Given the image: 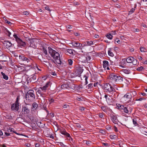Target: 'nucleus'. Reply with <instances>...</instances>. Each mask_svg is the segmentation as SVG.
Here are the masks:
<instances>
[{
  "label": "nucleus",
  "mask_w": 147,
  "mask_h": 147,
  "mask_svg": "<svg viewBox=\"0 0 147 147\" xmlns=\"http://www.w3.org/2000/svg\"><path fill=\"white\" fill-rule=\"evenodd\" d=\"M48 49L49 53L54 59L51 60L52 62L55 64L61 63V59L59 53L50 47H49Z\"/></svg>",
  "instance_id": "1"
},
{
  "label": "nucleus",
  "mask_w": 147,
  "mask_h": 147,
  "mask_svg": "<svg viewBox=\"0 0 147 147\" xmlns=\"http://www.w3.org/2000/svg\"><path fill=\"white\" fill-rule=\"evenodd\" d=\"M109 78L112 82H113L116 84L121 83L123 81L122 77L114 73H111L110 74Z\"/></svg>",
  "instance_id": "2"
},
{
  "label": "nucleus",
  "mask_w": 147,
  "mask_h": 147,
  "mask_svg": "<svg viewBox=\"0 0 147 147\" xmlns=\"http://www.w3.org/2000/svg\"><path fill=\"white\" fill-rule=\"evenodd\" d=\"M26 100H33L35 99V96L34 94V91L32 90H29L26 95Z\"/></svg>",
  "instance_id": "3"
},
{
  "label": "nucleus",
  "mask_w": 147,
  "mask_h": 147,
  "mask_svg": "<svg viewBox=\"0 0 147 147\" xmlns=\"http://www.w3.org/2000/svg\"><path fill=\"white\" fill-rule=\"evenodd\" d=\"M102 88L104 90H107L109 92H114L115 91V89L111 85L108 83L103 84L102 85Z\"/></svg>",
  "instance_id": "4"
},
{
  "label": "nucleus",
  "mask_w": 147,
  "mask_h": 147,
  "mask_svg": "<svg viewBox=\"0 0 147 147\" xmlns=\"http://www.w3.org/2000/svg\"><path fill=\"white\" fill-rule=\"evenodd\" d=\"M83 69L81 68L77 69L74 71L73 73L71 74V76L72 78H74L76 77H80L81 74L83 71Z\"/></svg>",
  "instance_id": "5"
},
{
  "label": "nucleus",
  "mask_w": 147,
  "mask_h": 147,
  "mask_svg": "<svg viewBox=\"0 0 147 147\" xmlns=\"http://www.w3.org/2000/svg\"><path fill=\"white\" fill-rule=\"evenodd\" d=\"M124 97H126L127 99V103H129L130 105H132L135 103L134 99H132V96L129 93L125 95Z\"/></svg>",
  "instance_id": "6"
},
{
  "label": "nucleus",
  "mask_w": 147,
  "mask_h": 147,
  "mask_svg": "<svg viewBox=\"0 0 147 147\" xmlns=\"http://www.w3.org/2000/svg\"><path fill=\"white\" fill-rule=\"evenodd\" d=\"M18 43V46L19 47H24L26 45V43L23 41L20 38H18L17 40V41Z\"/></svg>",
  "instance_id": "7"
},
{
  "label": "nucleus",
  "mask_w": 147,
  "mask_h": 147,
  "mask_svg": "<svg viewBox=\"0 0 147 147\" xmlns=\"http://www.w3.org/2000/svg\"><path fill=\"white\" fill-rule=\"evenodd\" d=\"M19 103L15 102L11 105V109L12 110L18 111L19 110Z\"/></svg>",
  "instance_id": "8"
},
{
  "label": "nucleus",
  "mask_w": 147,
  "mask_h": 147,
  "mask_svg": "<svg viewBox=\"0 0 147 147\" xmlns=\"http://www.w3.org/2000/svg\"><path fill=\"white\" fill-rule=\"evenodd\" d=\"M28 40L30 41V46L31 47H33V48H35L36 47V46L35 45V42H36V41L37 40L35 38H28Z\"/></svg>",
  "instance_id": "9"
},
{
  "label": "nucleus",
  "mask_w": 147,
  "mask_h": 147,
  "mask_svg": "<svg viewBox=\"0 0 147 147\" xmlns=\"http://www.w3.org/2000/svg\"><path fill=\"white\" fill-rule=\"evenodd\" d=\"M110 118L112 122L115 124L117 123L118 120L116 116L112 114L110 115Z\"/></svg>",
  "instance_id": "10"
},
{
  "label": "nucleus",
  "mask_w": 147,
  "mask_h": 147,
  "mask_svg": "<svg viewBox=\"0 0 147 147\" xmlns=\"http://www.w3.org/2000/svg\"><path fill=\"white\" fill-rule=\"evenodd\" d=\"M60 132L66 137H69L70 136L69 134L66 131L65 129H60Z\"/></svg>",
  "instance_id": "11"
},
{
  "label": "nucleus",
  "mask_w": 147,
  "mask_h": 147,
  "mask_svg": "<svg viewBox=\"0 0 147 147\" xmlns=\"http://www.w3.org/2000/svg\"><path fill=\"white\" fill-rule=\"evenodd\" d=\"M2 42L6 48L10 47L12 46V44L10 42L4 40L2 41Z\"/></svg>",
  "instance_id": "12"
},
{
  "label": "nucleus",
  "mask_w": 147,
  "mask_h": 147,
  "mask_svg": "<svg viewBox=\"0 0 147 147\" xmlns=\"http://www.w3.org/2000/svg\"><path fill=\"white\" fill-rule=\"evenodd\" d=\"M70 44L74 47H81V46L82 45V44L76 41H73L72 42L70 43Z\"/></svg>",
  "instance_id": "13"
},
{
  "label": "nucleus",
  "mask_w": 147,
  "mask_h": 147,
  "mask_svg": "<svg viewBox=\"0 0 147 147\" xmlns=\"http://www.w3.org/2000/svg\"><path fill=\"white\" fill-rule=\"evenodd\" d=\"M32 76V77L30 78V81L34 82H37L38 79V78L36 77L37 76L35 74H33Z\"/></svg>",
  "instance_id": "14"
},
{
  "label": "nucleus",
  "mask_w": 147,
  "mask_h": 147,
  "mask_svg": "<svg viewBox=\"0 0 147 147\" xmlns=\"http://www.w3.org/2000/svg\"><path fill=\"white\" fill-rule=\"evenodd\" d=\"M19 57L20 59L23 61H26L27 62L30 61V60L29 59L23 55H20L19 56Z\"/></svg>",
  "instance_id": "15"
},
{
  "label": "nucleus",
  "mask_w": 147,
  "mask_h": 147,
  "mask_svg": "<svg viewBox=\"0 0 147 147\" xmlns=\"http://www.w3.org/2000/svg\"><path fill=\"white\" fill-rule=\"evenodd\" d=\"M22 111L24 112L25 114H27L29 113L30 112V110L28 109L27 107L24 106L22 108Z\"/></svg>",
  "instance_id": "16"
},
{
  "label": "nucleus",
  "mask_w": 147,
  "mask_h": 147,
  "mask_svg": "<svg viewBox=\"0 0 147 147\" xmlns=\"http://www.w3.org/2000/svg\"><path fill=\"white\" fill-rule=\"evenodd\" d=\"M69 88H70L74 90H78V89L77 87V86L73 84H71L69 85Z\"/></svg>",
  "instance_id": "17"
},
{
  "label": "nucleus",
  "mask_w": 147,
  "mask_h": 147,
  "mask_svg": "<svg viewBox=\"0 0 147 147\" xmlns=\"http://www.w3.org/2000/svg\"><path fill=\"white\" fill-rule=\"evenodd\" d=\"M50 85V82H48L43 87H40V88L42 89V90L45 91Z\"/></svg>",
  "instance_id": "18"
},
{
  "label": "nucleus",
  "mask_w": 147,
  "mask_h": 147,
  "mask_svg": "<svg viewBox=\"0 0 147 147\" xmlns=\"http://www.w3.org/2000/svg\"><path fill=\"white\" fill-rule=\"evenodd\" d=\"M134 58L132 57H129L127 58L126 60L127 63H131L132 62V61L133 60H134Z\"/></svg>",
  "instance_id": "19"
},
{
  "label": "nucleus",
  "mask_w": 147,
  "mask_h": 147,
  "mask_svg": "<svg viewBox=\"0 0 147 147\" xmlns=\"http://www.w3.org/2000/svg\"><path fill=\"white\" fill-rule=\"evenodd\" d=\"M83 58L84 59V62H88L91 59V57L90 56H87L86 57H83Z\"/></svg>",
  "instance_id": "20"
},
{
  "label": "nucleus",
  "mask_w": 147,
  "mask_h": 147,
  "mask_svg": "<svg viewBox=\"0 0 147 147\" xmlns=\"http://www.w3.org/2000/svg\"><path fill=\"white\" fill-rule=\"evenodd\" d=\"M85 45L86 46H90L93 44V42L92 41L87 40L84 42Z\"/></svg>",
  "instance_id": "21"
},
{
  "label": "nucleus",
  "mask_w": 147,
  "mask_h": 147,
  "mask_svg": "<svg viewBox=\"0 0 147 147\" xmlns=\"http://www.w3.org/2000/svg\"><path fill=\"white\" fill-rule=\"evenodd\" d=\"M59 65H60L61 66L63 67H65L67 65V63L65 61H61V63H57Z\"/></svg>",
  "instance_id": "22"
},
{
  "label": "nucleus",
  "mask_w": 147,
  "mask_h": 147,
  "mask_svg": "<svg viewBox=\"0 0 147 147\" xmlns=\"http://www.w3.org/2000/svg\"><path fill=\"white\" fill-rule=\"evenodd\" d=\"M109 64L108 62L106 60H105L103 61V67L104 68H106V67L108 66Z\"/></svg>",
  "instance_id": "23"
},
{
  "label": "nucleus",
  "mask_w": 147,
  "mask_h": 147,
  "mask_svg": "<svg viewBox=\"0 0 147 147\" xmlns=\"http://www.w3.org/2000/svg\"><path fill=\"white\" fill-rule=\"evenodd\" d=\"M69 85L67 84H63L61 86V88L62 89H67Z\"/></svg>",
  "instance_id": "24"
},
{
  "label": "nucleus",
  "mask_w": 147,
  "mask_h": 147,
  "mask_svg": "<svg viewBox=\"0 0 147 147\" xmlns=\"http://www.w3.org/2000/svg\"><path fill=\"white\" fill-rule=\"evenodd\" d=\"M1 74L3 76V78L6 80H7L8 79V77L4 73H3V72H1Z\"/></svg>",
  "instance_id": "25"
},
{
  "label": "nucleus",
  "mask_w": 147,
  "mask_h": 147,
  "mask_svg": "<svg viewBox=\"0 0 147 147\" xmlns=\"http://www.w3.org/2000/svg\"><path fill=\"white\" fill-rule=\"evenodd\" d=\"M4 134H5L3 135V137H1V138H5L6 137L9 136L10 135V134L9 133V132H5Z\"/></svg>",
  "instance_id": "26"
},
{
  "label": "nucleus",
  "mask_w": 147,
  "mask_h": 147,
  "mask_svg": "<svg viewBox=\"0 0 147 147\" xmlns=\"http://www.w3.org/2000/svg\"><path fill=\"white\" fill-rule=\"evenodd\" d=\"M32 108L33 109L36 110L38 107V105L37 103L34 102L32 105Z\"/></svg>",
  "instance_id": "27"
},
{
  "label": "nucleus",
  "mask_w": 147,
  "mask_h": 147,
  "mask_svg": "<svg viewBox=\"0 0 147 147\" xmlns=\"http://www.w3.org/2000/svg\"><path fill=\"white\" fill-rule=\"evenodd\" d=\"M74 51L72 50L71 49H68L67 50V52H66V53H68L69 54H71L72 55H74Z\"/></svg>",
  "instance_id": "28"
},
{
  "label": "nucleus",
  "mask_w": 147,
  "mask_h": 147,
  "mask_svg": "<svg viewBox=\"0 0 147 147\" xmlns=\"http://www.w3.org/2000/svg\"><path fill=\"white\" fill-rule=\"evenodd\" d=\"M117 107H118L119 109L121 111L123 112V110L124 108V106L119 104L117 106Z\"/></svg>",
  "instance_id": "29"
},
{
  "label": "nucleus",
  "mask_w": 147,
  "mask_h": 147,
  "mask_svg": "<svg viewBox=\"0 0 147 147\" xmlns=\"http://www.w3.org/2000/svg\"><path fill=\"white\" fill-rule=\"evenodd\" d=\"M122 71L125 74H128L130 73V71L129 69H123Z\"/></svg>",
  "instance_id": "30"
},
{
  "label": "nucleus",
  "mask_w": 147,
  "mask_h": 147,
  "mask_svg": "<svg viewBox=\"0 0 147 147\" xmlns=\"http://www.w3.org/2000/svg\"><path fill=\"white\" fill-rule=\"evenodd\" d=\"M5 32L6 34L8 36H10L11 33L9 32L6 28H5Z\"/></svg>",
  "instance_id": "31"
},
{
  "label": "nucleus",
  "mask_w": 147,
  "mask_h": 147,
  "mask_svg": "<svg viewBox=\"0 0 147 147\" xmlns=\"http://www.w3.org/2000/svg\"><path fill=\"white\" fill-rule=\"evenodd\" d=\"M106 36L109 39H111L113 38V36L111 34H108L106 35Z\"/></svg>",
  "instance_id": "32"
},
{
  "label": "nucleus",
  "mask_w": 147,
  "mask_h": 147,
  "mask_svg": "<svg viewBox=\"0 0 147 147\" xmlns=\"http://www.w3.org/2000/svg\"><path fill=\"white\" fill-rule=\"evenodd\" d=\"M67 62H68V64L69 65L71 66V65H72L73 64V61L72 60L70 59H69L68 60Z\"/></svg>",
  "instance_id": "33"
},
{
  "label": "nucleus",
  "mask_w": 147,
  "mask_h": 147,
  "mask_svg": "<svg viewBox=\"0 0 147 147\" xmlns=\"http://www.w3.org/2000/svg\"><path fill=\"white\" fill-rule=\"evenodd\" d=\"M88 88L89 89H91L93 87V84L92 83H90L89 84L88 86Z\"/></svg>",
  "instance_id": "34"
},
{
  "label": "nucleus",
  "mask_w": 147,
  "mask_h": 147,
  "mask_svg": "<svg viewBox=\"0 0 147 147\" xmlns=\"http://www.w3.org/2000/svg\"><path fill=\"white\" fill-rule=\"evenodd\" d=\"M137 60L134 58V60H133L132 61V63L134 65H136L137 64Z\"/></svg>",
  "instance_id": "35"
},
{
  "label": "nucleus",
  "mask_w": 147,
  "mask_h": 147,
  "mask_svg": "<svg viewBox=\"0 0 147 147\" xmlns=\"http://www.w3.org/2000/svg\"><path fill=\"white\" fill-rule=\"evenodd\" d=\"M140 49L141 52H146V49H145L144 47H140Z\"/></svg>",
  "instance_id": "36"
},
{
  "label": "nucleus",
  "mask_w": 147,
  "mask_h": 147,
  "mask_svg": "<svg viewBox=\"0 0 147 147\" xmlns=\"http://www.w3.org/2000/svg\"><path fill=\"white\" fill-rule=\"evenodd\" d=\"M144 68L143 67H142V66H141L140 67L138 68L137 69V70H138V71H141L142 70H144Z\"/></svg>",
  "instance_id": "37"
},
{
  "label": "nucleus",
  "mask_w": 147,
  "mask_h": 147,
  "mask_svg": "<svg viewBox=\"0 0 147 147\" xmlns=\"http://www.w3.org/2000/svg\"><path fill=\"white\" fill-rule=\"evenodd\" d=\"M133 122L134 124L135 125V126L138 125L136 120V119H133Z\"/></svg>",
  "instance_id": "38"
},
{
  "label": "nucleus",
  "mask_w": 147,
  "mask_h": 147,
  "mask_svg": "<svg viewBox=\"0 0 147 147\" xmlns=\"http://www.w3.org/2000/svg\"><path fill=\"white\" fill-rule=\"evenodd\" d=\"M84 143H85L87 145H89L90 144L91 142L90 141H87V140H85L84 141Z\"/></svg>",
  "instance_id": "39"
},
{
  "label": "nucleus",
  "mask_w": 147,
  "mask_h": 147,
  "mask_svg": "<svg viewBox=\"0 0 147 147\" xmlns=\"http://www.w3.org/2000/svg\"><path fill=\"white\" fill-rule=\"evenodd\" d=\"M124 108L123 110V112H124L126 113H127L128 112V110L127 109V107H124Z\"/></svg>",
  "instance_id": "40"
},
{
  "label": "nucleus",
  "mask_w": 147,
  "mask_h": 147,
  "mask_svg": "<svg viewBox=\"0 0 147 147\" xmlns=\"http://www.w3.org/2000/svg\"><path fill=\"white\" fill-rule=\"evenodd\" d=\"M108 53L109 55V56H111V57H113L114 56L113 54L111 51H110V50L108 51Z\"/></svg>",
  "instance_id": "41"
},
{
  "label": "nucleus",
  "mask_w": 147,
  "mask_h": 147,
  "mask_svg": "<svg viewBox=\"0 0 147 147\" xmlns=\"http://www.w3.org/2000/svg\"><path fill=\"white\" fill-rule=\"evenodd\" d=\"M135 10L134 8H132L131 9V10L129 11V13H128V15L131 14L132 13H133Z\"/></svg>",
  "instance_id": "42"
},
{
  "label": "nucleus",
  "mask_w": 147,
  "mask_h": 147,
  "mask_svg": "<svg viewBox=\"0 0 147 147\" xmlns=\"http://www.w3.org/2000/svg\"><path fill=\"white\" fill-rule=\"evenodd\" d=\"M84 77H85V85H86L88 84V81H87V79L88 78V77L87 76H86V75H84Z\"/></svg>",
  "instance_id": "43"
},
{
  "label": "nucleus",
  "mask_w": 147,
  "mask_h": 147,
  "mask_svg": "<svg viewBox=\"0 0 147 147\" xmlns=\"http://www.w3.org/2000/svg\"><path fill=\"white\" fill-rule=\"evenodd\" d=\"M20 99V96H18L17 97V98H16V101L15 102L20 104V103H19V102Z\"/></svg>",
  "instance_id": "44"
},
{
  "label": "nucleus",
  "mask_w": 147,
  "mask_h": 147,
  "mask_svg": "<svg viewBox=\"0 0 147 147\" xmlns=\"http://www.w3.org/2000/svg\"><path fill=\"white\" fill-rule=\"evenodd\" d=\"M101 109L104 111L106 112L107 111L106 108L105 107H102Z\"/></svg>",
  "instance_id": "45"
},
{
  "label": "nucleus",
  "mask_w": 147,
  "mask_h": 147,
  "mask_svg": "<svg viewBox=\"0 0 147 147\" xmlns=\"http://www.w3.org/2000/svg\"><path fill=\"white\" fill-rule=\"evenodd\" d=\"M43 52L45 55H47V51L46 49L45 48H43Z\"/></svg>",
  "instance_id": "46"
},
{
  "label": "nucleus",
  "mask_w": 147,
  "mask_h": 147,
  "mask_svg": "<svg viewBox=\"0 0 147 147\" xmlns=\"http://www.w3.org/2000/svg\"><path fill=\"white\" fill-rule=\"evenodd\" d=\"M49 101L50 102V104H51L52 103L54 102V100L53 98H51L50 99H49Z\"/></svg>",
  "instance_id": "47"
},
{
  "label": "nucleus",
  "mask_w": 147,
  "mask_h": 147,
  "mask_svg": "<svg viewBox=\"0 0 147 147\" xmlns=\"http://www.w3.org/2000/svg\"><path fill=\"white\" fill-rule=\"evenodd\" d=\"M50 74H51V75H53L54 76H56V74L55 71H51V72H50Z\"/></svg>",
  "instance_id": "48"
},
{
  "label": "nucleus",
  "mask_w": 147,
  "mask_h": 147,
  "mask_svg": "<svg viewBox=\"0 0 147 147\" xmlns=\"http://www.w3.org/2000/svg\"><path fill=\"white\" fill-rule=\"evenodd\" d=\"M13 36L14 37V38L16 39V42L17 41V40L18 38H18L17 35L16 34H14L13 35Z\"/></svg>",
  "instance_id": "49"
},
{
  "label": "nucleus",
  "mask_w": 147,
  "mask_h": 147,
  "mask_svg": "<svg viewBox=\"0 0 147 147\" xmlns=\"http://www.w3.org/2000/svg\"><path fill=\"white\" fill-rule=\"evenodd\" d=\"M23 13L24 15H27L29 14V13L27 11H24L23 12Z\"/></svg>",
  "instance_id": "50"
},
{
  "label": "nucleus",
  "mask_w": 147,
  "mask_h": 147,
  "mask_svg": "<svg viewBox=\"0 0 147 147\" xmlns=\"http://www.w3.org/2000/svg\"><path fill=\"white\" fill-rule=\"evenodd\" d=\"M5 22L8 24L9 25H10L11 24V23L10 21L7 20H5Z\"/></svg>",
  "instance_id": "51"
},
{
  "label": "nucleus",
  "mask_w": 147,
  "mask_h": 147,
  "mask_svg": "<svg viewBox=\"0 0 147 147\" xmlns=\"http://www.w3.org/2000/svg\"><path fill=\"white\" fill-rule=\"evenodd\" d=\"M13 131H14V129L13 128H11L8 130V132H13Z\"/></svg>",
  "instance_id": "52"
},
{
  "label": "nucleus",
  "mask_w": 147,
  "mask_h": 147,
  "mask_svg": "<svg viewBox=\"0 0 147 147\" xmlns=\"http://www.w3.org/2000/svg\"><path fill=\"white\" fill-rule=\"evenodd\" d=\"M144 99L143 98H141L138 99H137L136 100V101H141L143 100Z\"/></svg>",
  "instance_id": "53"
},
{
  "label": "nucleus",
  "mask_w": 147,
  "mask_h": 147,
  "mask_svg": "<svg viewBox=\"0 0 147 147\" xmlns=\"http://www.w3.org/2000/svg\"><path fill=\"white\" fill-rule=\"evenodd\" d=\"M45 9L46 10H48L49 11H51V10H50V9L49 8V7L48 6H47L45 7Z\"/></svg>",
  "instance_id": "54"
},
{
  "label": "nucleus",
  "mask_w": 147,
  "mask_h": 147,
  "mask_svg": "<svg viewBox=\"0 0 147 147\" xmlns=\"http://www.w3.org/2000/svg\"><path fill=\"white\" fill-rule=\"evenodd\" d=\"M3 133L2 131L0 130V137L1 138V137H3Z\"/></svg>",
  "instance_id": "55"
},
{
  "label": "nucleus",
  "mask_w": 147,
  "mask_h": 147,
  "mask_svg": "<svg viewBox=\"0 0 147 147\" xmlns=\"http://www.w3.org/2000/svg\"><path fill=\"white\" fill-rule=\"evenodd\" d=\"M99 84L98 83V82H96V83H94L93 84V86L96 87L97 86V85Z\"/></svg>",
  "instance_id": "56"
},
{
  "label": "nucleus",
  "mask_w": 147,
  "mask_h": 147,
  "mask_svg": "<svg viewBox=\"0 0 147 147\" xmlns=\"http://www.w3.org/2000/svg\"><path fill=\"white\" fill-rule=\"evenodd\" d=\"M110 137L112 139H113L115 138L116 137V136L115 135H111L110 136Z\"/></svg>",
  "instance_id": "57"
},
{
  "label": "nucleus",
  "mask_w": 147,
  "mask_h": 147,
  "mask_svg": "<svg viewBox=\"0 0 147 147\" xmlns=\"http://www.w3.org/2000/svg\"><path fill=\"white\" fill-rule=\"evenodd\" d=\"M98 114V115L100 117L102 118L103 117V115L101 113H99Z\"/></svg>",
  "instance_id": "58"
},
{
  "label": "nucleus",
  "mask_w": 147,
  "mask_h": 147,
  "mask_svg": "<svg viewBox=\"0 0 147 147\" xmlns=\"http://www.w3.org/2000/svg\"><path fill=\"white\" fill-rule=\"evenodd\" d=\"M102 144L106 146H109V144L108 143H102Z\"/></svg>",
  "instance_id": "59"
},
{
  "label": "nucleus",
  "mask_w": 147,
  "mask_h": 147,
  "mask_svg": "<svg viewBox=\"0 0 147 147\" xmlns=\"http://www.w3.org/2000/svg\"><path fill=\"white\" fill-rule=\"evenodd\" d=\"M138 58L140 60H141L142 59V58L141 56L138 55L137 56Z\"/></svg>",
  "instance_id": "60"
},
{
  "label": "nucleus",
  "mask_w": 147,
  "mask_h": 147,
  "mask_svg": "<svg viewBox=\"0 0 147 147\" xmlns=\"http://www.w3.org/2000/svg\"><path fill=\"white\" fill-rule=\"evenodd\" d=\"M35 146L36 147H40V144L38 143H36L35 144Z\"/></svg>",
  "instance_id": "61"
},
{
  "label": "nucleus",
  "mask_w": 147,
  "mask_h": 147,
  "mask_svg": "<svg viewBox=\"0 0 147 147\" xmlns=\"http://www.w3.org/2000/svg\"><path fill=\"white\" fill-rule=\"evenodd\" d=\"M74 34L76 36H78L80 35L79 33L77 32H75Z\"/></svg>",
  "instance_id": "62"
},
{
  "label": "nucleus",
  "mask_w": 147,
  "mask_h": 147,
  "mask_svg": "<svg viewBox=\"0 0 147 147\" xmlns=\"http://www.w3.org/2000/svg\"><path fill=\"white\" fill-rule=\"evenodd\" d=\"M76 127H80V128L81 127V125L79 123H76Z\"/></svg>",
  "instance_id": "63"
},
{
  "label": "nucleus",
  "mask_w": 147,
  "mask_h": 147,
  "mask_svg": "<svg viewBox=\"0 0 147 147\" xmlns=\"http://www.w3.org/2000/svg\"><path fill=\"white\" fill-rule=\"evenodd\" d=\"M59 143L60 145L63 147L64 146H65V145L63 144V143L62 142H59Z\"/></svg>",
  "instance_id": "64"
}]
</instances>
